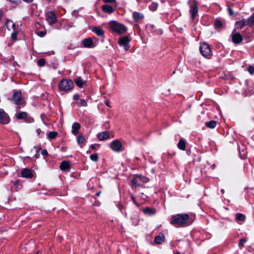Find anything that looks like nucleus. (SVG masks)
Masks as SVG:
<instances>
[{
    "label": "nucleus",
    "mask_w": 254,
    "mask_h": 254,
    "mask_svg": "<svg viewBox=\"0 0 254 254\" xmlns=\"http://www.w3.org/2000/svg\"><path fill=\"white\" fill-rule=\"evenodd\" d=\"M190 216L188 214H178L172 216L171 223L179 226L187 224Z\"/></svg>",
    "instance_id": "nucleus-1"
},
{
    "label": "nucleus",
    "mask_w": 254,
    "mask_h": 254,
    "mask_svg": "<svg viewBox=\"0 0 254 254\" xmlns=\"http://www.w3.org/2000/svg\"><path fill=\"white\" fill-rule=\"evenodd\" d=\"M109 26L113 32L122 34L127 31V28L123 24L116 21H112L109 23Z\"/></svg>",
    "instance_id": "nucleus-2"
},
{
    "label": "nucleus",
    "mask_w": 254,
    "mask_h": 254,
    "mask_svg": "<svg viewBox=\"0 0 254 254\" xmlns=\"http://www.w3.org/2000/svg\"><path fill=\"white\" fill-rule=\"evenodd\" d=\"M74 84L71 80L64 79L59 83V88L62 91H68L73 88Z\"/></svg>",
    "instance_id": "nucleus-3"
},
{
    "label": "nucleus",
    "mask_w": 254,
    "mask_h": 254,
    "mask_svg": "<svg viewBox=\"0 0 254 254\" xmlns=\"http://www.w3.org/2000/svg\"><path fill=\"white\" fill-rule=\"evenodd\" d=\"M19 110L20 107L18 106L17 107L16 109L17 113L15 115V116L17 119L24 120V122L27 123H31L34 122V119L32 117H29L27 112H18Z\"/></svg>",
    "instance_id": "nucleus-4"
},
{
    "label": "nucleus",
    "mask_w": 254,
    "mask_h": 254,
    "mask_svg": "<svg viewBox=\"0 0 254 254\" xmlns=\"http://www.w3.org/2000/svg\"><path fill=\"white\" fill-rule=\"evenodd\" d=\"M9 100L18 105H24L25 104V101L22 97L20 91L14 92Z\"/></svg>",
    "instance_id": "nucleus-5"
},
{
    "label": "nucleus",
    "mask_w": 254,
    "mask_h": 254,
    "mask_svg": "<svg viewBox=\"0 0 254 254\" xmlns=\"http://www.w3.org/2000/svg\"><path fill=\"white\" fill-rule=\"evenodd\" d=\"M199 50L201 54L205 58L209 59L212 56V52L210 50V48L206 43H204L200 45Z\"/></svg>",
    "instance_id": "nucleus-6"
},
{
    "label": "nucleus",
    "mask_w": 254,
    "mask_h": 254,
    "mask_svg": "<svg viewBox=\"0 0 254 254\" xmlns=\"http://www.w3.org/2000/svg\"><path fill=\"white\" fill-rule=\"evenodd\" d=\"M190 12L192 19H194L198 12L197 3L195 0H190Z\"/></svg>",
    "instance_id": "nucleus-7"
},
{
    "label": "nucleus",
    "mask_w": 254,
    "mask_h": 254,
    "mask_svg": "<svg viewBox=\"0 0 254 254\" xmlns=\"http://www.w3.org/2000/svg\"><path fill=\"white\" fill-rule=\"evenodd\" d=\"M111 148L115 152H120L124 150L121 142L119 140H115L110 143Z\"/></svg>",
    "instance_id": "nucleus-8"
},
{
    "label": "nucleus",
    "mask_w": 254,
    "mask_h": 254,
    "mask_svg": "<svg viewBox=\"0 0 254 254\" xmlns=\"http://www.w3.org/2000/svg\"><path fill=\"white\" fill-rule=\"evenodd\" d=\"M129 41L130 40L127 36H123L119 39L118 43L120 45L124 46L125 50L127 51L130 48L128 45Z\"/></svg>",
    "instance_id": "nucleus-9"
},
{
    "label": "nucleus",
    "mask_w": 254,
    "mask_h": 254,
    "mask_svg": "<svg viewBox=\"0 0 254 254\" xmlns=\"http://www.w3.org/2000/svg\"><path fill=\"white\" fill-rule=\"evenodd\" d=\"M10 121L8 115L4 112V111L0 109V123L2 124H7Z\"/></svg>",
    "instance_id": "nucleus-10"
},
{
    "label": "nucleus",
    "mask_w": 254,
    "mask_h": 254,
    "mask_svg": "<svg viewBox=\"0 0 254 254\" xmlns=\"http://www.w3.org/2000/svg\"><path fill=\"white\" fill-rule=\"evenodd\" d=\"M46 19L48 23L51 25L57 22V18L53 11H48L46 13Z\"/></svg>",
    "instance_id": "nucleus-11"
},
{
    "label": "nucleus",
    "mask_w": 254,
    "mask_h": 254,
    "mask_svg": "<svg viewBox=\"0 0 254 254\" xmlns=\"http://www.w3.org/2000/svg\"><path fill=\"white\" fill-rule=\"evenodd\" d=\"M141 181H142V178L141 176H135L131 180V185L132 187L139 186Z\"/></svg>",
    "instance_id": "nucleus-12"
},
{
    "label": "nucleus",
    "mask_w": 254,
    "mask_h": 254,
    "mask_svg": "<svg viewBox=\"0 0 254 254\" xmlns=\"http://www.w3.org/2000/svg\"><path fill=\"white\" fill-rule=\"evenodd\" d=\"M21 174L23 177L27 178H31L33 176L32 171L28 168L23 169Z\"/></svg>",
    "instance_id": "nucleus-13"
},
{
    "label": "nucleus",
    "mask_w": 254,
    "mask_h": 254,
    "mask_svg": "<svg viewBox=\"0 0 254 254\" xmlns=\"http://www.w3.org/2000/svg\"><path fill=\"white\" fill-rule=\"evenodd\" d=\"M232 38L233 42L235 44H240L243 40L242 35L239 33L233 34Z\"/></svg>",
    "instance_id": "nucleus-14"
},
{
    "label": "nucleus",
    "mask_w": 254,
    "mask_h": 254,
    "mask_svg": "<svg viewBox=\"0 0 254 254\" xmlns=\"http://www.w3.org/2000/svg\"><path fill=\"white\" fill-rule=\"evenodd\" d=\"M110 137V133L107 131H103L99 133L97 135V137L99 140H104Z\"/></svg>",
    "instance_id": "nucleus-15"
},
{
    "label": "nucleus",
    "mask_w": 254,
    "mask_h": 254,
    "mask_svg": "<svg viewBox=\"0 0 254 254\" xmlns=\"http://www.w3.org/2000/svg\"><path fill=\"white\" fill-rule=\"evenodd\" d=\"M82 42L84 46L86 48H91L94 47L93 41L90 38L83 40Z\"/></svg>",
    "instance_id": "nucleus-16"
},
{
    "label": "nucleus",
    "mask_w": 254,
    "mask_h": 254,
    "mask_svg": "<svg viewBox=\"0 0 254 254\" xmlns=\"http://www.w3.org/2000/svg\"><path fill=\"white\" fill-rule=\"evenodd\" d=\"M60 168L62 171H67L70 169V165L69 162L64 161L61 162Z\"/></svg>",
    "instance_id": "nucleus-17"
},
{
    "label": "nucleus",
    "mask_w": 254,
    "mask_h": 254,
    "mask_svg": "<svg viewBox=\"0 0 254 254\" xmlns=\"http://www.w3.org/2000/svg\"><path fill=\"white\" fill-rule=\"evenodd\" d=\"M165 240V237L163 234L160 233L155 238V242L157 244H161Z\"/></svg>",
    "instance_id": "nucleus-18"
},
{
    "label": "nucleus",
    "mask_w": 254,
    "mask_h": 254,
    "mask_svg": "<svg viewBox=\"0 0 254 254\" xmlns=\"http://www.w3.org/2000/svg\"><path fill=\"white\" fill-rule=\"evenodd\" d=\"M133 19L135 21L137 22L142 19L144 17V15L142 13L134 12L132 14Z\"/></svg>",
    "instance_id": "nucleus-19"
},
{
    "label": "nucleus",
    "mask_w": 254,
    "mask_h": 254,
    "mask_svg": "<svg viewBox=\"0 0 254 254\" xmlns=\"http://www.w3.org/2000/svg\"><path fill=\"white\" fill-rule=\"evenodd\" d=\"M80 127V125L78 123H74L72 126V133L76 135L78 133V130Z\"/></svg>",
    "instance_id": "nucleus-20"
},
{
    "label": "nucleus",
    "mask_w": 254,
    "mask_h": 254,
    "mask_svg": "<svg viewBox=\"0 0 254 254\" xmlns=\"http://www.w3.org/2000/svg\"><path fill=\"white\" fill-rule=\"evenodd\" d=\"M143 212L146 215H152L155 213L156 210L150 207H146L143 210Z\"/></svg>",
    "instance_id": "nucleus-21"
},
{
    "label": "nucleus",
    "mask_w": 254,
    "mask_h": 254,
    "mask_svg": "<svg viewBox=\"0 0 254 254\" xmlns=\"http://www.w3.org/2000/svg\"><path fill=\"white\" fill-rule=\"evenodd\" d=\"M102 10L104 12L111 13L113 11V7L108 4H104L102 6Z\"/></svg>",
    "instance_id": "nucleus-22"
},
{
    "label": "nucleus",
    "mask_w": 254,
    "mask_h": 254,
    "mask_svg": "<svg viewBox=\"0 0 254 254\" xmlns=\"http://www.w3.org/2000/svg\"><path fill=\"white\" fill-rule=\"evenodd\" d=\"M93 31L95 32L96 35L98 36H101L104 35V31L103 29L98 27H94L93 29Z\"/></svg>",
    "instance_id": "nucleus-23"
},
{
    "label": "nucleus",
    "mask_w": 254,
    "mask_h": 254,
    "mask_svg": "<svg viewBox=\"0 0 254 254\" xmlns=\"http://www.w3.org/2000/svg\"><path fill=\"white\" fill-rule=\"evenodd\" d=\"M205 126L209 128H213L216 126V122L215 121H211L210 122H207L205 123Z\"/></svg>",
    "instance_id": "nucleus-24"
},
{
    "label": "nucleus",
    "mask_w": 254,
    "mask_h": 254,
    "mask_svg": "<svg viewBox=\"0 0 254 254\" xmlns=\"http://www.w3.org/2000/svg\"><path fill=\"white\" fill-rule=\"evenodd\" d=\"M75 82L76 85L79 87H82L85 84V81L81 78L78 77L75 80Z\"/></svg>",
    "instance_id": "nucleus-25"
},
{
    "label": "nucleus",
    "mask_w": 254,
    "mask_h": 254,
    "mask_svg": "<svg viewBox=\"0 0 254 254\" xmlns=\"http://www.w3.org/2000/svg\"><path fill=\"white\" fill-rule=\"evenodd\" d=\"M178 147L182 150H185L186 149V142L183 139H180L178 144Z\"/></svg>",
    "instance_id": "nucleus-26"
},
{
    "label": "nucleus",
    "mask_w": 254,
    "mask_h": 254,
    "mask_svg": "<svg viewBox=\"0 0 254 254\" xmlns=\"http://www.w3.org/2000/svg\"><path fill=\"white\" fill-rule=\"evenodd\" d=\"M235 217L237 220L241 221H244L246 219V216L245 215L239 213H236Z\"/></svg>",
    "instance_id": "nucleus-27"
},
{
    "label": "nucleus",
    "mask_w": 254,
    "mask_h": 254,
    "mask_svg": "<svg viewBox=\"0 0 254 254\" xmlns=\"http://www.w3.org/2000/svg\"><path fill=\"white\" fill-rule=\"evenodd\" d=\"M247 24L250 26L254 25V13L247 20Z\"/></svg>",
    "instance_id": "nucleus-28"
},
{
    "label": "nucleus",
    "mask_w": 254,
    "mask_h": 254,
    "mask_svg": "<svg viewBox=\"0 0 254 254\" xmlns=\"http://www.w3.org/2000/svg\"><path fill=\"white\" fill-rule=\"evenodd\" d=\"M85 141V137L82 135H80L77 139V143L79 144H82Z\"/></svg>",
    "instance_id": "nucleus-29"
},
{
    "label": "nucleus",
    "mask_w": 254,
    "mask_h": 254,
    "mask_svg": "<svg viewBox=\"0 0 254 254\" xmlns=\"http://www.w3.org/2000/svg\"><path fill=\"white\" fill-rule=\"evenodd\" d=\"M236 25L238 26V27L242 28L245 25V20L244 19H243L240 21H238L236 22Z\"/></svg>",
    "instance_id": "nucleus-30"
},
{
    "label": "nucleus",
    "mask_w": 254,
    "mask_h": 254,
    "mask_svg": "<svg viewBox=\"0 0 254 254\" xmlns=\"http://www.w3.org/2000/svg\"><path fill=\"white\" fill-rule=\"evenodd\" d=\"M158 7V4L157 3L153 2L149 6V9L150 10L154 11H155Z\"/></svg>",
    "instance_id": "nucleus-31"
},
{
    "label": "nucleus",
    "mask_w": 254,
    "mask_h": 254,
    "mask_svg": "<svg viewBox=\"0 0 254 254\" xmlns=\"http://www.w3.org/2000/svg\"><path fill=\"white\" fill-rule=\"evenodd\" d=\"M58 135V133L56 131H51L48 134V137L50 139H54Z\"/></svg>",
    "instance_id": "nucleus-32"
},
{
    "label": "nucleus",
    "mask_w": 254,
    "mask_h": 254,
    "mask_svg": "<svg viewBox=\"0 0 254 254\" xmlns=\"http://www.w3.org/2000/svg\"><path fill=\"white\" fill-rule=\"evenodd\" d=\"M222 22L219 19H216L214 22V25L216 28H220L222 26Z\"/></svg>",
    "instance_id": "nucleus-33"
},
{
    "label": "nucleus",
    "mask_w": 254,
    "mask_h": 254,
    "mask_svg": "<svg viewBox=\"0 0 254 254\" xmlns=\"http://www.w3.org/2000/svg\"><path fill=\"white\" fill-rule=\"evenodd\" d=\"M90 158L93 161H97L98 160V155L97 154H92L90 156Z\"/></svg>",
    "instance_id": "nucleus-34"
},
{
    "label": "nucleus",
    "mask_w": 254,
    "mask_h": 254,
    "mask_svg": "<svg viewBox=\"0 0 254 254\" xmlns=\"http://www.w3.org/2000/svg\"><path fill=\"white\" fill-rule=\"evenodd\" d=\"M45 63L46 61L44 59H40L37 62L38 64L40 66H44L45 64Z\"/></svg>",
    "instance_id": "nucleus-35"
},
{
    "label": "nucleus",
    "mask_w": 254,
    "mask_h": 254,
    "mask_svg": "<svg viewBox=\"0 0 254 254\" xmlns=\"http://www.w3.org/2000/svg\"><path fill=\"white\" fill-rule=\"evenodd\" d=\"M246 239H240L238 245L239 247L242 249L244 247V244L246 242Z\"/></svg>",
    "instance_id": "nucleus-36"
},
{
    "label": "nucleus",
    "mask_w": 254,
    "mask_h": 254,
    "mask_svg": "<svg viewBox=\"0 0 254 254\" xmlns=\"http://www.w3.org/2000/svg\"><path fill=\"white\" fill-rule=\"evenodd\" d=\"M248 70L250 74H253L254 73V67L249 66L248 68Z\"/></svg>",
    "instance_id": "nucleus-37"
},
{
    "label": "nucleus",
    "mask_w": 254,
    "mask_h": 254,
    "mask_svg": "<svg viewBox=\"0 0 254 254\" xmlns=\"http://www.w3.org/2000/svg\"><path fill=\"white\" fill-rule=\"evenodd\" d=\"M80 104L82 106H86L87 102L84 99H81Z\"/></svg>",
    "instance_id": "nucleus-38"
},
{
    "label": "nucleus",
    "mask_w": 254,
    "mask_h": 254,
    "mask_svg": "<svg viewBox=\"0 0 254 254\" xmlns=\"http://www.w3.org/2000/svg\"><path fill=\"white\" fill-rule=\"evenodd\" d=\"M46 34V33L44 31H40L38 33V36L40 37H44Z\"/></svg>",
    "instance_id": "nucleus-39"
},
{
    "label": "nucleus",
    "mask_w": 254,
    "mask_h": 254,
    "mask_svg": "<svg viewBox=\"0 0 254 254\" xmlns=\"http://www.w3.org/2000/svg\"><path fill=\"white\" fill-rule=\"evenodd\" d=\"M16 35L17 33L16 32H13L11 34V38L13 40H16Z\"/></svg>",
    "instance_id": "nucleus-40"
},
{
    "label": "nucleus",
    "mask_w": 254,
    "mask_h": 254,
    "mask_svg": "<svg viewBox=\"0 0 254 254\" xmlns=\"http://www.w3.org/2000/svg\"><path fill=\"white\" fill-rule=\"evenodd\" d=\"M228 9L229 14L230 15H233L234 13H233V11L232 9V8L230 7H228Z\"/></svg>",
    "instance_id": "nucleus-41"
},
{
    "label": "nucleus",
    "mask_w": 254,
    "mask_h": 254,
    "mask_svg": "<svg viewBox=\"0 0 254 254\" xmlns=\"http://www.w3.org/2000/svg\"><path fill=\"white\" fill-rule=\"evenodd\" d=\"M79 98V96L78 94H75L73 96V99L75 100H77Z\"/></svg>",
    "instance_id": "nucleus-42"
},
{
    "label": "nucleus",
    "mask_w": 254,
    "mask_h": 254,
    "mask_svg": "<svg viewBox=\"0 0 254 254\" xmlns=\"http://www.w3.org/2000/svg\"><path fill=\"white\" fill-rule=\"evenodd\" d=\"M41 153L44 155H48V152L46 150H43L42 151Z\"/></svg>",
    "instance_id": "nucleus-43"
},
{
    "label": "nucleus",
    "mask_w": 254,
    "mask_h": 254,
    "mask_svg": "<svg viewBox=\"0 0 254 254\" xmlns=\"http://www.w3.org/2000/svg\"><path fill=\"white\" fill-rule=\"evenodd\" d=\"M104 1L105 2L112 3V2H114L115 1V0H104Z\"/></svg>",
    "instance_id": "nucleus-44"
},
{
    "label": "nucleus",
    "mask_w": 254,
    "mask_h": 254,
    "mask_svg": "<svg viewBox=\"0 0 254 254\" xmlns=\"http://www.w3.org/2000/svg\"><path fill=\"white\" fill-rule=\"evenodd\" d=\"M36 132L38 135H39L42 132L40 128L36 129Z\"/></svg>",
    "instance_id": "nucleus-45"
},
{
    "label": "nucleus",
    "mask_w": 254,
    "mask_h": 254,
    "mask_svg": "<svg viewBox=\"0 0 254 254\" xmlns=\"http://www.w3.org/2000/svg\"><path fill=\"white\" fill-rule=\"evenodd\" d=\"M7 1H9V2H10L11 3H15L17 2V0H7Z\"/></svg>",
    "instance_id": "nucleus-46"
},
{
    "label": "nucleus",
    "mask_w": 254,
    "mask_h": 254,
    "mask_svg": "<svg viewBox=\"0 0 254 254\" xmlns=\"http://www.w3.org/2000/svg\"><path fill=\"white\" fill-rule=\"evenodd\" d=\"M104 103L107 106H108L109 107H111L109 102L108 101L106 100L105 101Z\"/></svg>",
    "instance_id": "nucleus-47"
},
{
    "label": "nucleus",
    "mask_w": 254,
    "mask_h": 254,
    "mask_svg": "<svg viewBox=\"0 0 254 254\" xmlns=\"http://www.w3.org/2000/svg\"><path fill=\"white\" fill-rule=\"evenodd\" d=\"M24 2L27 3H30L33 1L34 0H23Z\"/></svg>",
    "instance_id": "nucleus-48"
},
{
    "label": "nucleus",
    "mask_w": 254,
    "mask_h": 254,
    "mask_svg": "<svg viewBox=\"0 0 254 254\" xmlns=\"http://www.w3.org/2000/svg\"><path fill=\"white\" fill-rule=\"evenodd\" d=\"M33 149L35 150V151L36 152V153H37L38 152L39 150H38V149L37 148L34 147L33 148Z\"/></svg>",
    "instance_id": "nucleus-49"
},
{
    "label": "nucleus",
    "mask_w": 254,
    "mask_h": 254,
    "mask_svg": "<svg viewBox=\"0 0 254 254\" xmlns=\"http://www.w3.org/2000/svg\"><path fill=\"white\" fill-rule=\"evenodd\" d=\"M91 148L92 149H95V145H94V144H92V145H91Z\"/></svg>",
    "instance_id": "nucleus-50"
},
{
    "label": "nucleus",
    "mask_w": 254,
    "mask_h": 254,
    "mask_svg": "<svg viewBox=\"0 0 254 254\" xmlns=\"http://www.w3.org/2000/svg\"><path fill=\"white\" fill-rule=\"evenodd\" d=\"M42 254V252L41 251H38L36 254Z\"/></svg>",
    "instance_id": "nucleus-51"
},
{
    "label": "nucleus",
    "mask_w": 254,
    "mask_h": 254,
    "mask_svg": "<svg viewBox=\"0 0 254 254\" xmlns=\"http://www.w3.org/2000/svg\"><path fill=\"white\" fill-rule=\"evenodd\" d=\"M100 193H101V192H98L96 193V195H97V196H99V195H100Z\"/></svg>",
    "instance_id": "nucleus-52"
},
{
    "label": "nucleus",
    "mask_w": 254,
    "mask_h": 254,
    "mask_svg": "<svg viewBox=\"0 0 254 254\" xmlns=\"http://www.w3.org/2000/svg\"><path fill=\"white\" fill-rule=\"evenodd\" d=\"M221 192L222 193H224V190L223 189H221Z\"/></svg>",
    "instance_id": "nucleus-53"
},
{
    "label": "nucleus",
    "mask_w": 254,
    "mask_h": 254,
    "mask_svg": "<svg viewBox=\"0 0 254 254\" xmlns=\"http://www.w3.org/2000/svg\"><path fill=\"white\" fill-rule=\"evenodd\" d=\"M1 17H2V14L1 12H0V21L1 20Z\"/></svg>",
    "instance_id": "nucleus-54"
},
{
    "label": "nucleus",
    "mask_w": 254,
    "mask_h": 254,
    "mask_svg": "<svg viewBox=\"0 0 254 254\" xmlns=\"http://www.w3.org/2000/svg\"><path fill=\"white\" fill-rule=\"evenodd\" d=\"M39 156V155H38L37 154H36V158H37Z\"/></svg>",
    "instance_id": "nucleus-55"
},
{
    "label": "nucleus",
    "mask_w": 254,
    "mask_h": 254,
    "mask_svg": "<svg viewBox=\"0 0 254 254\" xmlns=\"http://www.w3.org/2000/svg\"><path fill=\"white\" fill-rule=\"evenodd\" d=\"M14 59V57H12L11 58H10V60H12Z\"/></svg>",
    "instance_id": "nucleus-56"
},
{
    "label": "nucleus",
    "mask_w": 254,
    "mask_h": 254,
    "mask_svg": "<svg viewBox=\"0 0 254 254\" xmlns=\"http://www.w3.org/2000/svg\"><path fill=\"white\" fill-rule=\"evenodd\" d=\"M12 26H13V27L15 26V24H13V23H12Z\"/></svg>",
    "instance_id": "nucleus-57"
},
{
    "label": "nucleus",
    "mask_w": 254,
    "mask_h": 254,
    "mask_svg": "<svg viewBox=\"0 0 254 254\" xmlns=\"http://www.w3.org/2000/svg\"><path fill=\"white\" fill-rule=\"evenodd\" d=\"M187 153L189 155V154H189V153H190V152L187 151Z\"/></svg>",
    "instance_id": "nucleus-58"
},
{
    "label": "nucleus",
    "mask_w": 254,
    "mask_h": 254,
    "mask_svg": "<svg viewBox=\"0 0 254 254\" xmlns=\"http://www.w3.org/2000/svg\"><path fill=\"white\" fill-rule=\"evenodd\" d=\"M175 254H180V253H175Z\"/></svg>",
    "instance_id": "nucleus-59"
}]
</instances>
